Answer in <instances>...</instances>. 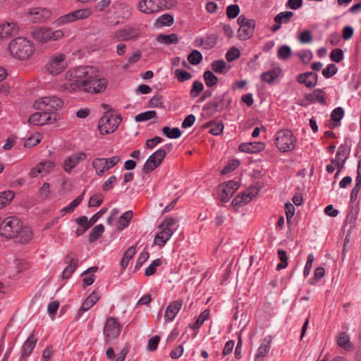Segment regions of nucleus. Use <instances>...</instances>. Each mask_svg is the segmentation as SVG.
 <instances>
[{"label": "nucleus", "instance_id": "f257e3e1", "mask_svg": "<svg viewBox=\"0 0 361 361\" xmlns=\"http://www.w3.org/2000/svg\"><path fill=\"white\" fill-rule=\"evenodd\" d=\"M64 88L70 92L82 91L92 94L103 92L108 85L106 78L101 77L93 66H78L66 73Z\"/></svg>", "mask_w": 361, "mask_h": 361}, {"label": "nucleus", "instance_id": "f03ea898", "mask_svg": "<svg viewBox=\"0 0 361 361\" xmlns=\"http://www.w3.org/2000/svg\"><path fill=\"white\" fill-rule=\"evenodd\" d=\"M0 235L6 238H18L21 243L30 240L32 232L29 227L23 226L21 221L16 216H8L0 224Z\"/></svg>", "mask_w": 361, "mask_h": 361}, {"label": "nucleus", "instance_id": "7ed1b4c3", "mask_svg": "<svg viewBox=\"0 0 361 361\" xmlns=\"http://www.w3.org/2000/svg\"><path fill=\"white\" fill-rule=\"evenodd\" d=\"M8 49L12 56L20 60L30 58L35 52L34 44L22 37L12 39L8 44Z\"/></svg>", "mask_w": 361, "mask_h": 361}, {"label": "nucleus", "instance_id": "20e7f679", "mask_svg": "<svg viewBox=\"0 0 361 361\" xmlns=\"http://www.w3.org/2000/svg\"><path fill=\"white\" fill-rule=\"evenodd\" d=\"M178 228L177 219L173 217H166L158 226L159 232L154 237V243L159 247H164Z\"/></svg>", "mask_w": 361, "mask_h": 361}, {"label": "nucleus", "instance_id": "39448f33", "mask_svg": "<svg viewBox=\"0 0 361 361\" xmlns=\"http://www.w3.org/2000/svg\"><path fill=\"white\" fill-rule=\"evenodd\" d=\"M32 37L39 44H46L50 42L59 40L64 37V32L61 29L54 30L49 27H38L32 32Z\"/></svg>", "mask_w": 361, "mask_h": 361}, {"label": "nucleus", "instance_id": "423d86ee", "mask_svg": "<svg viewBox=\"0 0 361 361\" xmlns=\"http://www.w3.org/2000/svg\"><path fill=\"white\" fill-rule=\"evenodd\" d=\"M121 116L111 111H106L98 123V128L102 135L114 133L121 122Z\"/></svg>", "mask_w": 361, "mask_h": 361}, {"label": "nucleus", "instance_id": "0eeeda50", "mask_svg": "<svg viewBox=\"0 0 361 361\" xmlns=\"http://www.w3.org/2000/svg\"><path fill=\"white\" fill-rule=\"evenodd\" d=\"M63 106V99L56 95L42 97L36 99L33 104L35 109L49 114L59 110Z\"/></svg>", "mask_w": 361, "mask_h": 361}, {"label": "nucleus", "instance_id": "6e6552de", "mask_svg": "<svg viewBox=\"0 0 361 361\" xmlns=\"http://www.w3.org/2000/svg\"><path fill=\"white\" fill-rule=\"evenodd\" d=\"M296 139L291 131L282 130L275 136V145L281 152L292 151L295 148Z\"/></svg>", "mask_w": 361, "mask_h": 361}, {"label": "nucleus", "instance_id": "1a4fd4ad", "mask_svg": "<svg viewBox=\"0 0 361 361\" xmlns=\"http://www.w3.org/2000/svg\"><path fill=\"white\" fill-rule=\"evenodd\" d=\"M172 149L173 145L169 143L154 152L145 163L143 166L144 171L148 173L157 169L161 164L166 154L170 152Z\"/></svg>", "mask_w": 361, "mask_h": 361}, {"label": "nucleus", "instance_id": "9d476101", "mask_svg": "<svg viewBox=\"0 0 361 361\" xmlns=\"http://www.w3.org/2000/svg\"><path fill=\"white\" fill-rule=\"evenodd\" d=\"M92 15V11L90 8H80L60 16L54 23L57 26H61L78 20L87 19Z\"/></svg>", "mask_w": 361, "mask_h": 361}, {"label": "nucleus", "instance_id": "9b49d317", "mask_svg": "<svg viewBox=\"0 0 361 361\" xmlns=\"http://www.w3.org/2000/svg\"><path fill=\"white\" fill-rule=\"evenodd\" d=\"M120 161L121 158L118 156H113L110 158H94L92 161V166L96 175L102 177Z\"/></svg>", "mask_w": 361, "mask_h": 361}, {"label": "nucleus", "instance_id": "f8f14e48", "mask_svg": "<svg viewBox=\"0 0 361 361\" xmlns=\"http://www.w3.org/2000/svg\"><path fill=\"white\" fill-rule=\"evenodd\" d=\"M67 66L66 55L62 53H56L50 56L46 64V69L52 75H57L62 73Z\"/></svg>", "mask_w": 361, "mask_h": 361}, {"label": "nucleus", "instance_id": "ddd939ff", "mask_svg": "<svg viewBox=\"0 0 361 361\" xmlns=\"http://www.w3.org/2000/svg\"><path fill=\"white\" fill-rule=\"evenodd\" d=\"M121 331V325L115 317L106 319L104 327V336L106 342L111 341L117 338Z\"/></svg>", "mask_w": 361, "mask_h": 361}, {"label": "nucleus", "instance_id": "4468645a", "mask_svg": "<svg viewBox=\"0 0 361 361\" xmlns=\"http://www.w3.org/2000/svg\"><path fill=\"white\" fill-rule=\"evenodd\" d=\"M166 0H141L137 6V9L146 14H152L162 11L166 6Z\"/></svg>", "mask_w": 361, "mask_h": 361}, {"label": "nucleus", "instance_id": "2eb2a0df", "mask_svg": "<svg viewBox=\"0 0 361 361\" xmlns=\"http://www.w3.org/2000/svg\"><path fill=\"white\" fill-rule=\"evenodd\" d=\"M19 32L18 23L13 20H4L0 23V39L7 40Z\"/></svg>", "mask_w": 361, "mask_h": 361}, {"label": "nucleus", "instance_id": "dca6fc26", "mask_svg": "<svg viewBox=\"0 0 361 361\" xmlns=\"http://www.w3.org/2000/svg\"><path fill=\"white\" fill-rule=\"evenodd\" d=\"M238 183L234 180H229L219 185L218 187V192L220 200L224 202H228L238 190Z\"/></svg>", "mask_w": 361, "mask_h": 361}, {"label": "nucleus", "instance_id": "f3484780", "mask_svg": "<svg viewBox=\"0 0 361 361\" xmlns=\"http://www.w3.org/2000/svg\"><path fill=\"white\" fill-rule=\"evenodd\" d=\"M87 158V154L82 152L73 154L65 159L63 163V169L65 171L70 173L73 169L76 167L80 162L85 161Z\"/></svg>", "mask_w": 361, "mask_h": 361}, {"label": "nucleus", "instance_id": "a211bd4d", "mask_svg": "<svg viewBox=\"0 0 361 361\" xmlns=\"http://www.w3.org/2000/svg\"><path fill=\"white\" fill-rule=\"evenodd\" d=\"M51 11L44 8H32L28 11V18L35 23L44 22L51 16Z\"/></svg>", "mask_w": 361, "mask_h": 361}, {"label": "nucleus", "instance_id": "6ab92c4d", "mask_svg": "<svg viewBox=\"0 0 361 361\" xmlns=\"http://www.w3.org/2000/svg\"><path fill=\"white\" fill-rule=\"evenodd\" d=\"M55 120V116L52 114L43 111V112H36L32 114L28 121L32 125L43 126Z\"/></svg>", "mask_w": 361, "mask_h": 361}, {"label": "nucleus", "instance_id": "aec40b11", "mask_svg": "<svg viewBox=\"0 0 361 361\" xmlns=\"http://www.w3.org/2000/svg\"><path fill=\"white\" fill-rule=\"evenodd\" d=\"M54 168V164L53 161H42L31 170L30 175L32 177H37V176H44L50 173Z\"/></svg>", "mask_w": 361, "mask_h": 361}, {"label": "nucleus", "instance_id": "412c9836", "mask_svg": "<svg viewBox=\"0 0 361 361\" xmlns=\"http://www.w3.org/2000/svg\"><path fill=\"white\" fill-rule=\"evenodd\" d=\"M296 80L298 83L305 85L307 88H312L317 84L318 75L316 73L308 71L298 75Z\"/></svg>", "mask_w": 361, "mask_h": 361}, {"label": "nucleus", "instance_id": "4be33fe9", "mask_svg": "<svg viewBox=\"0 0 361 361\" xmlns=\"http://www.w3.org/2000/svg\"><path fill=\"white\" fill-rule=\"evenodd\" d=\"M139 36V32L134 27H127L115 32L112 37L118 40H129Z\"/></svg>", "mask_w": 361, "mask_h": 361}, {"label": "nucleus", "instance_id": "5701e85b", "mask_svg": "<svg viewBox=\"0 0 361 361\" xmlns=\"http://www.w3.org/2000/svg\"><path fill=\"white\" fill-rule=\"evenodd\" d=\"M182 306V300H177L171 302L165 311V320L170 322H172L181 309Z\"/></svg>", "mask_w": 361, "mask_h": 361}, {"label": "nucleus", "instance_id": "b1692460", "mask_svg": "<svg viewBox=\"0 0 361 361\" xmlns=\"http://www.w3.org/2000/svg\"><path fill=\"white\" fill-rule=\"evenodd\" d=\"M37 342V338L35 336L34 332H32L23 344L21 348V359H24L30 356L35 348Z\"/></svg>", "mask_w": 361, "mask_h": 361}, {"label": "nucleus", "instance_id": "393cba45", "mask_svg": "<svg viewBox=\"0 0 361 361\" xmlns=\"http://www.w3.org/2000/svg\"><path fill=\"white\" fill-rule=\"evenodd\" d=\"M65 262L68 264L63 271L62 277L69 279L78 267V259L72 254H69L65 258Z\"/></svg>", "mask_w": 361, "mask_h": 361}, {"label": "nucleus", "instance_id": "a878e982", "mask_svg": "<svg viewBox=\"0 0 361 361\" xmlns=\"http://www.w3.org/2000/svg\"><path fill=\"white\" fill-rule=\"evenodd\" d=\"M261 172L259 171H253L251 178L254 179L255 182L250 185V200L258 194L262 187V182L259 180Z\"/></svg>", "mask_w": 361, "mask_h": 361}, {"label": "nucleus", "instance_id": "bb28decb", "mask_svg": "<svg viewBox=\"0 0 361 361\" xmlns=\"http://www.w3.org/2000/svg\"><path fill=\"white\" fill-rule=\"evenodd\" d=\"M305 97L310 103L318 102L322 105L326 104L325 92L322 89H316L312 92L306 94Z\"/></svg>", "mask_w": 361, "mask_h": 361}, {"label": "nucleus", "instance_id": "cd10ccee", "mask_svg": "<svg viewBox=\"0 0 361 361\" xmlns=\"http://www.w3.org/2000/svg\"><path fill=\"white\" fill-rule=\"evenodd\" d=\"M99 300V295L98 293L93 291L82 304L80 310H78L79 317H80L84 312L89 310Z\"/></svg>", "mask_w": 361, "mask_h": 361}, {"label": "nucleus", "instance_id": "c85d7f7f", "mask_svg": "<svg viewBox=\"0 0 361 361\" xmlns=\"http://www.w3.org/2000/svg\"><path fill=\"white\" fill-rule=\"evenodd\" d=\"M271 343V338L270 336L266 337L263 343L258 348L257 353L255 355L254 361H262V360L268 355L270 345Z\"/></svg>", "mask_w": 361, "mask_h": 361}, {"label": "nucleus", "instance_id": "c756f323", "mask_svg": "<svg viewBox=\"0 0 361 361\" xmlns=\"http://www.w3.org/2000/svg\"><path fill=\"white\" fill-rule=\"evenodd\" d=\"M216 36L215 35H210L205 37L197 39L195 42L197 43V45L202 46L205 49H211L216 45Z\"/></svg>", "mask_w": 361, "mask_h": 361}, {"label": "nucleus", "instance_id": "7c9ffc66", "mask_svg": "<svg viewBox=\"0 0 361 361\" xmlns=\"http://www.w3.org/2000/svg\"><path fill=\"white\" fill-rule=\"evenodd\" d=\"M133 216V213L131 210L127 211L124 212L119 218L116 227L118 230H123L126 228L130 224L132 218Z\"/></svg>", "mask_w": 361, "mask_h": 361}, {"label": "nucleus", "instance_id": "2f4dec72", "mask_svg": "<svg viewBox=\"0 0 361 361\" xmlns=\"http://www.w3.org/2000/svg\"><path fill=\"white\" fill-rule=\"evenodd\" d=\"M136 250L135 247L131 246L128 247V249L123 254V258L120 262V265L121 267V271H123L126 268L128 267L129 262L135 255Z\"/></svg>", "mask_w": 361, "mask_h": 361}, {"label": "nucleus", "instance_id": "473e14b6", "mask_svg": "<svg viewBox=\"0 0 361 361\" xmlns=\"http://www.w3.org/2000/svg\"><path fill=\"white\" fill-rule=\"evenodd\" d=\"M337 343L338 346L346 350H350L353 348V345L350 341V337L345 332H341L338 335L337 338Z\"/></svg>", "mask_w": 361, "mask_h": 361}, {"label": "nucleus", "instance_id": "72a5a7b5", "mask_svg": "<svg viewBox=\"0 0 361 361\" xmlns=\"http://www.w3.org/2000/svg\"><path fill=\"white\" fill-rule=\"evenodd\" d=\"M212 68L215 73L224 74L230 70L231 66L223 60H217L212 63Z\"/></svg>", "mask_w": 361, "mask_h": 361}, {"label": "nucleus", "instance_id": "f704fd0d", "mask_svg": "<svg viewBox=\"0 0 361 361\" xmlns=\"http://www.w3.org/2000/svg\"><path fill=\"white\" fill-rule=\"evenodd\" d=\"M15 193L11 190H5L0 192V209L4 208L14 198Z\"/></svg>", "mask_w": 361, "mask_h": 361}, {"label": "nucleus", "instance_id": "c9c22d12", "mask_svg": "<svg viewBox=\"0 0 361 361\" xmlns=\"http://www.w3.org/2000/svg\"><path fill=\"white\" fill-rule=\"evenodd\" d=\"M157 40L164 44H176L178 42V37L176 34L159 35L157 37Z\"/></svg>", "mask_w": 361, "mask_h": 361}, {"label": "nucleus", "instance_id": "e433bc0d", "mask_svg": "<svg viewBox=\"0 0 361 361\" xmlns=\"http://www.w3.org/2000/svg\"><path fill=\"white\" fill-rule=\"evenodd\" d=\"M280 72V68H273L267 72L262 73V79L268 83H271L279 77Z\"/></svg>", "mask_w": 361, "mask_h": 361}, {"label": "nucleus", "instance_id": "4c0bfd02", "mask_svg": "<svg viewBox=\"0 0 361 361\" xmlns=\"http://www.w3.org/2000/svg\"><path fill=\"white\" fill-rule=\"evenodd\" d=\"M247 198L248 193L245 191L241 193V195H238L233 199L232 204L235 208L238 209L247 204Z\"/></svg>", "mask_w": 361, "mask_h": 361}, {"label": "nucleus", "instance_id": "58836bf2", "mask_svg": "<svg viewBox=\"0 0 361 361\" xmlns=\"http://www.w3.org/2000/svg\"><path fill=\"white\" fill-rule=\"evenodd\" d=\"M292 11L281 12L274 17V22L279 23H288L293 16Z\"/></svg>", "mask_w": 361, "mask_h": 361}, {"label": "nucleus", "instance_id": "ea45409f", "mask_svg": "<svg viewBox=\"0 0 361 361\" xmlns=\"http://www.w3.org/2000/svg\"><path fill=\"white\" fill-rule=\"evenodd\" d=\"M42 139V135L40 133H34L26 139L24 145L25 147H32L38 145L41 142Z\"/></svg>", "mask_w": 361, "mask_h": 361}, {"label": "nucleus", "instance_id": "a19ab883", "mask_svg": "<svg viewBox=\"0 0 361 361\" xmlns=\"http://www.w3.org/2000/svg\"><path fill=\"white\" fill-rule=\"evenodd\" d=\"M163 133L169 138L176 139L181 135V131L178 128H171L168 126H164L162 128Z\"/></svg>", "mask_w": 361, "mask_h": 361}, {"label": "nucleus", "instance_id": "79ce46f5", "mask_svg": "<svg viewBox=\"0 0 361 361\" xmlns=\"http://www.w3.org/2000/svg\"><path fill=\"white\" fill-rule=\"evenodd\" d=\"M205 84L207 87H212L217 84V77L210 71H207L203 74Z\"/></svg>", "mask_w": 361, "mask_h": 361}, {"label": "nucleus", "instance_id": "37998d69", "mask_svg": "<svg viewBox=\"0 0 361 361\" xmlns=\"http://www.w3.org/2000/svg\"><path fill=\"white\" fill-rule=\"evenodd\" d=\"M104 231V227L102 224L95 226L91 231L89 235V240L90 242L97 240Z\"/></svg>", "mask_w": 361, "mask_h": 361}, {"label": "nucleus", "instance_id": "c03bdc74", "mask_svg": "<svg viewBox=\"0 0 361 361\" xmlns=\"http://www.w3.org/2000/svg\"><path fill=\"white\" fill-rule=\"evenodd\" d=\"M162 264V260L161 259H156L145 269V275L146 276H150L154 275L157 270V267L161 266Z\"/></svg>", "mask_w": 361, "mask_h": 361}, {"label": "nucleus", "instance_id": "a18cd8bd", "mask_svg": "<svg viewBox=\"0 0 361 361\" xmlns=\"http://www.w3.org/2000/svg\"><path fill=\"white\" fill-rule=\"evenodd\" d=\"M209 317V310H204L197 317L196 322L192 325L191 328L193 329H198L203 323L208 319Z\"/></svg>", "mask_w": 361, "mask_h": 361}, {"label": "nucleus", "instance_id": "49530a36", "mask_svg": "<svg viewBox=\"0 0 361 361\" xmlns=\"http://www.w3.org/2000/svg\"><path fill=\"white\" fill-rule=\"evenodd\" d=\"M278 57L281 60L289 59L292 54V50L288 45H282L278 49Z\"/></svg>", "mask_w": 361, "mask_h": 361}, {"label": "nucleus", "instance_id": "de8ad7c7", "mask_svg": "<svg viewBox=\"0 0 361 361\" xmlns=\"http://www.w3.org/2000/svg\"><path fill=\"white\" fill-rule=\"evenodd\" d=\"M173 23V18L169 14H163L156 20V24L159 26H170Z\"/></svg>", "mask_w": 361, "mask_h": 361}, {"label": "nucleus", "instance_id": "09e8293b", "mask_svg": "<svg viewBox=\"0 0 361 361\" xmlns=\"http://www.w3.org/2000/svg\"><path fill=\"white\" fill-rule=\"evenodd\" d=\"M156 115L155 111H147L136 115L135 119L137 122L146 121L154 118Z\"/></svg>", "mask_w": 361, "mask_h": 361}, {"label": "nucleus", "instance_id": "8fccbe9b", "mask_svg": "<svg viewBox=\"0 0 361 361\" xmlns=\"http://www.w3.org/2000/svg\"><path fill=\"white\" fill-rule=\"evenodd\" d=\"M277 253L281 262L277 264L276 269L281 270L285 269L288 266V257L286 252L283 250L279 249L278 250Z\"/></svg>", "mask_w": 361, "mask_h": 361}, {"label": "nucleus", "instance_id": "3c124183", "mask_svg": "<svg viewBox=\"0 0 361 361\" xmlns=\"http://www.w3.org/2000/svg\"><path fill=\"white\" fill-rule=\"evenodd\" d=\"M240 164L239 160L237 159H232L229 160L227 164L224 166L222 170L223 174H227L234 171Z\"/></svg>", "mask_w": 361, "mask_h": 361}, {"label": "nucleus", "instance_id": "603ef678", "mask_svg": "<svg viewBox=\"0 0 361 361\" xmlns=\"http://www.w3.org/2000/svg\"><path fill=\"white\" fill-rule=\"evenodd\" d=\"M188 61L192 65L199 64L202 60V54L197 50H193L188 56Z\"/></svg>", "mask_w": 361, "mask_h": 361}, {"label": "nucleus", "instance_id": "864d4df0", "mask_svg": "<svg viewBox=\"0 0 361 361\" xmlns=\"http://www.w3.org/2000/svg\"><path fill=\"white\" fill-rule=\"evenodd\" d=\"M176 78L180 82L188 80L192 78V75L183 69H176L174 72Z\"/></svg>", "mask_w": 361, "mask_h": 361}, {"label": "nucleus", "instance_id": "5fc2aeb1", "mask_svg": "<svg viewBox=\"0 0 361 361\" xmlns=\"http://www.w3.org/2000/svg\"><path fill=\"white\" fill-rule=\"evenodd\" d=\"M103 195L101 193H97L94 195L91 196L89 202L88 206L90 207H99L103 202Z\"/></svg>", "mask_w": 361, "mask_h": 361}, {"label": "nucleus", "instance_id": "6e6d98bb", "mask_svg": "<svg viewBox=\"0 0 361 361\" xmlns=\"http://www.w3.org/2000/svg\"><path fill=\"white\" fill-rule=\"evenodd\" d=\"M265 148V143L263 142H250V154L258 153Z\"/></svg>", "mask_w": 361, "mask_h": 361}, {"label": "nucleus", "instance_id": "4d7b16f0", "mask_svg": "<svg viewBox=\"0 0 361 361\" xmlns=\"http://www.w3.org/2000/svg\"><path fill=\"white\" fill-rule=\"evenodd\" d=\"M203 90V84L198 81L195 80L193 82L192 88L190 90V94L193 97H197L200 92Z\"/></svg>", "mask_w": 361, "mask_h": 361}, {"label": "nucleus", "instance_id": "13d9d810", "mask_svg": "<svg viewBox=\"0 0 361 361\" xmlns=\"http://www.w3.org/2000/svg\"><path fill=\"white\" fill-rule=\"evenodd\" d=\"M304 64H307L312 59L313 55L310 50H303L297 54Z\"/></svg>", "mask_w": 361, "mask_h": 361}, {"label": "nucleus", "instance_id": "bf43d9fd", "mask_svg": "<svg viewBox=\"0 0 361 361\" xmlns=\"http://www.w3.org/2000/svg\"><path fill=\"white\" fill-rule=\"evenodd\" d=\"M338 69L334 63H330L328 66L323 69L322 75L326 78H330L337 72Z\"/></svg>", "mask_w": 361, "mask_h": 361}, {"label": "nucleus", "instance_id": "052dcab7", "mask_svg": "<svg viewBox=\"0 0 361 361\" xmlns=\"http://www.w3.org/2000/svg\"><path fill=\"white\" fill-rule=\"evenodd\" d=\"M218 108V102L216 101L212 100L205 104L204 106V110L207 111V114L212 115L217 111Z\"/></svg>", "mask_w": 361, "mask_h": 361}, {"label": "nucleus", "instance_id": "680f3d73", "mask_svg": "<svg viewBox=\"0 0 361 361\" xmlns=\"http://www.w3.org/2000/svg\"><path fill=\"white\" fill-rule=\"evenodd\" d=\"M240 13L239 6L236 4H232L226 8V14L228 18H235Z\"/></svg>", "mask_w": 361, "mask_h": 361}, {"label": "nucleus", "instance_id": "e2e57ef3", "mask_svg": "<svg viewBox=\"0 0 361 361\" xmlns=\"http://www.w3.org/2000/svg\"><path fill=\"white\" fill-rule=\"evenodd\" d=\"M343 52L341 49H334L330 54V59L331 61L339 63L343 60Z\"/></svg>", "mask_w": 361, "mask_h": 361}, {"label": "nucleus", "instance_id": "0e129e2a", "mask_svg": "<svg viewBox=\"0 0 361 361\" xmlns=\"http://www.w3.org/2000/svg\"><path fill=\"white\" fill-rule=\"evenodd\" d=\"M117 180L116 176L112 175L103 183L102 188L104 191H109L111 190Z\"/></svg>", "mask_w": 361, "mask_h": 361}, {"label": "nucleus", "instance_id": "69168bd1", "mask_svg": "<svg viewBox=\"0 0 361 361\" xmlns=\"http://www.w3.org/2000/svg\"><path fill=\"white\" fill-rule=\"evenodd\" d=\"M344 115V111L341 107H337L331 114V118L334 121H340Z\"/></svg>", "mask_w": 361, "mask_h": 361}, {"label": "nucleus", "instance_id": "338daca9", "mask_svg": "<svg viewBox=\"0 0 361 361\" xmlns=\"http://www.w3.org/2000/svg\"><path fill=\"white\" fill-rule=\"evenodd\" d=\"M160 337L159 336H152L147 343V350L149 351H154L159 343Z\"/></svg>", "mask_w": 361, "mask_h": 361}, {"label": "nucleus", "instance_id": "774afa93", "mask_svg": "<svg viewBox=\"0 0 361 361\" xmlns=\"http://www.w3.org/2000/svg\"><path fill=\"white\" fill-rule=\"evenodd\" d=\"M299 40L302 44L310 43L312 41V35L310 30H304L299 35Z\"/></svg>", "mask_w": 361, "mask_h": 361}]
</instances>
